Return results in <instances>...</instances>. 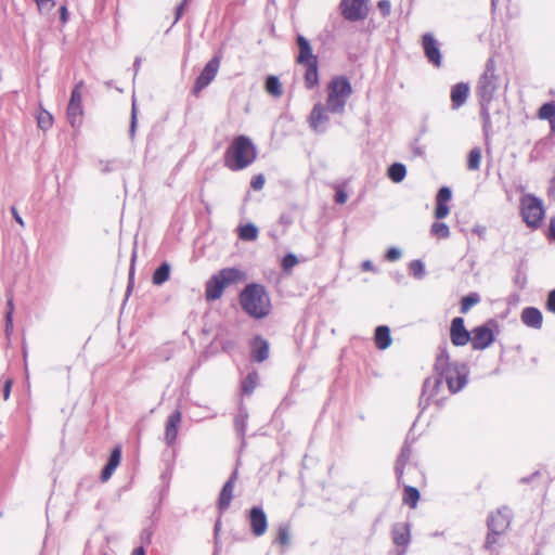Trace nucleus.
Listing matches in <instances>:
<instances>
[{"label": "nucleus", "mask_w": 555, "mask_h": 555, "mask_svg": "<svg viewBox=\"0 0 555 555\" xmlns=\"http://www.w3.org/2000/svg\"><path fill=\"white\" fill-rule=\"evenodd\" d=\"M135 258H137V253L134 250L132 253L131 264H130V268H129V281H128V286H127V294L131 292L132 286H133Z\"/></svg>", "instance_id": "de8ad7c7"}, {"label": "nucleus", "mask_w": 555, "mask_h": 555, "mask_svg": "<svg viewBox=\"0 0 555 555\" xmlns=\"http://www.w3.org/2000/svg\"><path fill=\"white\" fill-rule=\"evenodd\" d=\"M430 233L438 238H448L450 229L444 222H434L430 227Z\"/></svg>", "instance_id": "e433bc0d"}, {"label": "nucleus", "mask_w": 555, "mask_h": 555, "mask_svg": "<svg viewBox=\"0 0 555 555\" xmlns=\"http://www.w3.org/2000/svg\"><path fill=\"white\" fill-rule=\"evenodd\" d=\"M547 194L551 198L555 199V176L550 181Z\"/></svg>", "instance_id": "338daca9"}, {"label": "nucleus", "mask_w": 555, "mask_h": 555, "mask_svg": "<svg viewBox=\"0 0 555 555\" xmlns=\"http://www.w3.org/2000/svg\"><path fill=\"white\" fill-rule=\"evenodd\" d=\"M520 215L527 227L537 230L541 227L545 210L543 202L533 194H525L520 197Z\"/></svg>", "instance_id": "6e6552de"}, {"label": "nucleus", "mask_w": 555, "mask_h": 555, "mask_svg": "<svg viewBox=\"0 0 555 555\" xmlns=\"http://www.w3.org/2000/svg\"><path fill=\"white\" fill-rule=\"evenodd\" d=\"M12 384V379H7L2 386L0 385V387L2 388V397L4 401H7L10 398Z\"/></svg>", "instance_id": "13d9d810"}, {"label": "nucleus", "mask_w": 555, "mask_h": 555, "mask_svg": "<svg viewBox=\"0 0 555 555\" xmlns=\"http://www.w3.org/2000/svg\"><path fill=\"white\" fill-rule=\"evenodd\" d=\"M422 48L427 61L435 67L442 65V55L440 52V42L435 38L431 33H425L422 36Z\"/></svg>", "instance_id": "4468645a"}, {"label": "nucleus", "mask_w": 555, "mask_h": 555, "mask_svg": "<svg viewBox=\"0 0 555 555\" xmlns=\"http://www.w3.org/2000/svg\"><path fill=\"white\" fill-rule=\"evenodd\" d=\"M374 340L379 350L387 349L392 343L390 328L387 325H378L375 328Z\"/></svg>", "instance_id": "bb28decb"}, {"label": "nucleus", "mask_w": 555, "mask_h": 555, "mask_svg": "<svg viewBox=\"0 0 555 555\" xmlns=\"http://www.w3.org/2000/svg\"><path fill=\"white\" fill-rule=\"evenodd\" d=\"M481 300V297L478 293H469L467 296H464L462 299H461V307H460V310H461V313L465 314L467 313L470 308L477 304H479Z\"/></svg>", "instance_id": "f704fd0d"}, {"label": "nucleus", "mask_w": 555, "mask_h": 555, "mask_svg": "<svg viewBox=\"0 0 555 555\" xmlns=\"http://www.w3.org/2000/svg\"><path fill=\"white\" fill-rule=\"evenodd\" d=\"M121 459L120 448L116 447L109 454L107 465L114 466L115 468L119 465Z\"/></svg>", "instance_id": "a18cd8bd"}, {"label": "nucleus", "mask_w": 555, "mask_h": 555, "mask_svg": "<svg viewBox=\"0 0 555 555\" xmlns=\"http://www.w3.org/2000/svg\"><path fill=\"white\" fill-rule=\"evenodd\" d=\"M248 411L245 406L241 405L234 417V428L237 437L242 441V447L245 446V435L247 430Z\"/></svg>", "instance_id": "a878e982"}, {"label": "nucleus", "mask_w": 555, "mask_h": 555, "mask_svg": "<svg viewBox=\"0 0 555 555\" xmlns=\"http://www.w3.org/2000/svg\"><path fill=\"white\" fill-rule=\"evenodd\" d=\"M520 321L527 327L541 330L543 325V314L535 307H526L521 310Z\"/></svg>", "instance_id": "412c9836"}, {"label": "nucleus", "mask_w": 555, "mask_h": 555, "mask_svg": "<svg viewBox=\"0 0 555 555\" xmlns=\"http://www.w3.org/2000/svg\"><path fill=\"white\" fill-rule=\"evenodd\" d=\"M247 280L243 270L234 267L223 268L212 274L205 283V298L207 301H215L222 297L224 288Z\"/></svg>", "instance_id": "39448f33"}, {"label": "nucleus", "mask_w": 555, "mask_h": 555, "mask_svg": "<svg viewBox=\"0 0 555 555\" xmlns=\"http://www.w3.org/2000/svg\"><path fill=\"white\" fill-rule=\"evenodd\" d=\"M318 62L305 63L306 72H305V87L308 90L314 89L319 85V72H318Z\"/></svg>", "instance_id": "cd10ccee"}, {"label": "nucleus", "mask_w": 555, "mask_h": 555, "mask_svg": "<svg viewBox=\"0 0 555 555\" xmlns=\"http://www.w3.org/2000/svg\"><path fill=\"white\" fill-rule=\"evenodd\" d=\"M411 455H412L411 444L408 441H405L400 450V453L397 457L396 465H395V474H396L398 483H401V481H402L404 467L408 464V462L410 461Z\"/></svg>", "instance_id": "393cba45"}, {"label": "nucleus", "mask_w": 555, "mask_h": 555, "mask_svg": "<svg viewBox=\"0 0 555 555\" xmlns=\"http://www.w3.org/2000/svg\"><path fill=\"white\" fill-rule=\"evenodd\" d=\"M34 1L36 2L38 10L40 12L51 11L55 5L54 0H34Z\"/></svg>", "instance_id": "8fccbe9b"}, {"label": "nucleus", "mask_w": 555, "mask_h": 555, "mask_svg": "<svg viewBox=\"0 0 555 555\" xmlns=\"http://www.w3.org/2000/svg\"><path fill=\"white\" fill-rule=\"evenodd\" d=\"M298 263V259H297V256L289 253V254H286L283 259H282V269L283 271L285 272H288L291 271L296 264Z\"/></svg>", "instance_id": "37998d69"}, {"label": "nucleus", "mask_w": 555, "mask_h": 555, "mask_svg": "<svg viewBox=\"0 0 555 555\" xmlns=\"http://www.w3.org/2000/svg\"><path fill=\"white\" fill-rule=\"evenodd\" d=\"M240 305L254 319L266 318L271 311L270 297L261 284H247L240 293Z\"/></svg>", "instance_id": "7ed1b4c3"}, {"label": "nucleus", "mask_w": 555, "mask_h": 555, "mask_svg": "<svg viewBox=\"0 0 555 555\" xmlns=\"http://www.w3.org/2000/svg\"><path fill=\"white\" fill-rule=\"evenodd\" d=\"M434 370L446 382L451 393L461 391L468 382V366L464 363L451 362L447 346L439 347Z\"/></svg>", "instance_id": "f03ea898"}, {"label": "nucleus", "mask_w": 555, "mask_h": 555, "mask_svg": "<svg viewBox=\"0 0 555 555\" xmlns=\"http://www.w3.org/2000/svg\"><path fill=\"white\" fill-rule=\"evenodd\" d=\"M296 41L299 49L296 57L298 64L318 62V56L312 53L311 44L305 36L298 35Z\"/></svg>", "instance_id": "5701e85b"}, {"label": "nucleus", "mask_w": 555, "mask_h": 555, "mask_svg": "<svg viewBox=\"0 0 555 555\" xmlns=\"http://www.w3.org/2000/svg\"><path fill=\"white\" fill-rule=\"evenodd\" d=\"M547 237L555 241V216L550 219Z\"/></svg>", "instance_id": "e2e57ef3"}, {"label": "nucleus", "mask_w": 555, "mask_h": 555, "mask_svg": "<svg viewBox=\"0 0 555 555\" xmlns=\"http://www.w3.org/2000/svg\"><path fill=\"white\" fill-rule=\"evenodd\" d=\"M545 307L547 311L555 313V288L548 292Z\"/></svg>", "instance_id": "864d4df0"}, {"label": "nucleus", "mask_w": 555, "mask_h": 555, "mask_svg": "<svg viewBox=\"0 0 555 555\" xmlns=\"http://www.w3.org/2000/svg\"><path fill=\"white\" fill-rule=\"evenodd\" d=\"M481 163V150L474 147L468 153L467 169L470 171L479 170Z\"/></svg>", "instance_id": "c9c22d12"}, {"label": "nucleus", "mask_w": 555, "mask_h": 555, "mask_svg": "<svg viewBox=\"0 0 555 555\" xmlns=\"http://www.w3.org/2000/svg\"><path fill=\"white\" fill-rule=\"evenodd\" d=\"M352 93V86L346 76H335L327 85V109L334 114H341L349 96Z\"/></svg>", "instance_id": "423d86ee"}, {"label": "nucleus", "mask_w": 555, "mask_h": 555, "mask_svg": "<svg viewBox=\"0 0 555 555\" xmlns=\"http://www.w3.org/2000/svg\"><path fill=\"white\" fill-rule=\"evenodd\" d=\"M473 232L476 233L479 237H483L486 234V227L476 225L474 227Z\"/></svg>", "instance_id": "774afa93"}, {"label": "nucleus", "mask_w": 555, "mask_h": 555, "mask_svg": "<svg viewBox=\"0 0 555 555\" xmlns=\"http://www.w3.org/2000/svg\"><path fill=\"white\" fill-rule=\"evenodd\" d=\"M411 525L409 522L395 524L391 530L392 541L398 546L406 547L411 541Z\"/></svg>", "instance_id": "b1692460"}, {"label": "nucleus", "mask_w": 555, "mask_h": 555, "mask_svg": "<svg viewBox=\"0 0 555 555\" xmlns=\"http://www.w3.org/2000/svg\"><path fill=\"white\" fill-rule=\"evenodd\" d=\"M263 185H264V177L261 173L253 177V179L250 181V186L255 191L261 190L263 188Z\"/></svg>", "instance_id": "603ef678"}, {"label": "nucleus", "mask_w": 555, "mask_h": 555, "mask_svg": "<svg viewBox=\"0 0 555 555\" xmlns=\"http://www.w3.org/2000/svg\"><path fill=\"white\" fill-rule=\"evenodd\" d=\"M238 479V470L235 468L232 474L230 475L229 479L224 482L218 500H217V508L222 515L231 505L232 499H233V492L235 483Z\"/></svg>", "instance_id": "2eb2a0df"}, {"label": "nucleus", "mask_w": 555, "mask_h": 555, "mask_svg": "<svg viewBox=\"0 0 555 555\" xmlns=\"http://www.w3.org/2000/svg\"><path fill=\"white\" fill-rule=\"evenodd\" d=\"M377 8L384 17L390 15L391 4L389 0H380L377 3Z\"/></svg>", "instance_id": "3c124183"}, {"label": "nucleus", "mask_w": 555, "mask_h": 555, "mask_svg": "<svg viewBox=\"0 0 555 555\" xmlns=\"http://www.w3.org/2000/svg\"><path fill=\"white\" fill-rule=\"evenodd\" d=\"M442 384L443 380L437 375V373L424 380L418 401V406L422 412L425 411L431 402L442 405V400L437 398Z\"/></svg>", "instance_id": "1a4fd4ad"}, {"label": "nucleus", "mask_w": 555, "mask_h": 555, "mask_svg": "<svg viewBox=\"0 0 555 555\" xmlns=\"http://www.w3.org/2000/svg\"><path fill=\"white\" fill-rule=\"evenodd\" d=\"M496 66L494 57H489L486 62L483 73L480 75L476 95L480 105V117L482 120V130L486 138L489 137L491 130L490 104L498 90V76L495 75Z\"/></svg>", "instance_id": "f257e3e1"}, {"label": "nucleus", "mask_w": 555, "mask_h": 555, "mask_svg": "<svg viewBox=\"0 0 555 555\" xmlns=\"http://www.w3.org/2000/svg\"><path fill=\"white\" fill-rule=\"evenodd\" d=\"M221 516L222 515L219 514V517L216 520L215 526H214L215 544L217 547L219 546V532L221 530Z\"/></svg>", "instance_id": "680f3d73"}, {"label": "nucleus", "mask_w": 555, "mask_h": 555, "mask_svg": "<svg viewBox=\"0 0 555 555\" xmlns=\"http://www.w3.org/2000/svg\"><path fill=\"white\" fill-rule=\"evenodd\" d=\"M38 126L42 130H48L52 127L53 124V117L48 111H41L37 118Z\"/></svg>", "instance_id": "a19ab883"}, {"label": "nucleus", "mask_w": 555, "mask_h": 555, "mask_svg": "<svg viewBox=\"0 0 555 555\" xmlns=\"http://www.w3.org/2000/svg\"><path fill=\"white\" fill-rule=\"evenodd\" d=\"M400 257L401 250L397 247H390L385 255V258L388 261H397Z\"/></svg>", "instance_id": "5fc2aeb1"}, {"label": "nucleus", "mask_w": 555, "mask_h": 555, "mask_svg": "<svg viewBox=\"0 0 555 555\" xmlns=\"http://www.w3.org/2000/svg\"><path fill=\"white\" fill-rule=\"evenodd\" d=\"M327 105L324 106L322 103H317L309 114L308 122L310 128L317 132L322 133L326 129V125L330 120Z\"/></svg>", "instance_id": "dca6fc26"}, {"label": "nucleus", "mask_w": 555, "mask_h": 555, "mask_svg": "<svg viewBox=\"0 0 555 555\" xmlns=\"http://www.w3.org/2000/svg\"><path fill=\"white\" fill-rule=\"evenodd\" d=\"M14 311L13 297L11 294L7 295V311H5V331L12 327V315Z\"/></svg>", "instance_id": "79ce46f5"}, {"label": "nucleus", "mask_w": 555, "mask_h": 555, "mask_svg": "<svg viewBox=\"0 0 555 555\" xmlns=\"http://www.w3.org/2000/svg\"><path fill=\"white\" fill-rule=\"evenodd\" d=\"M469 86L466 82H459L451 88V107L459 109L468 99Z\"/></svg>", "instance_id": "4be33fe9"}, {"label": "nucleus", "mask_w": 555, "mask_h": 555, "mask_svg": "<svg viewBox=\"0 0 555 555\" xmlns=\"http://www.w3.org/2000/svg\"><path fill=\"white\" fill-rule=\"evenodd\" d=\"M452 197L451 189L448 186H442L437 194L436 203L447 204Z\"/></svg>", "instance_id": "c03bdc74"}, {"label": "nucleus", "mask_w": 555, "mask_h": 555, "mask_svg": "<svg viewBox=\"0 0 555 555\" xmlns=\"http://www.w3.org/2000/svg\"><path fill=\"white\" fill-rule=\"evenodd\" d=\"M347 199H348V195H347V193L345 192V190H343V189H337V190H336V193H335V202H336L337 204L343 205V204H345V203L347 202Z\"/></svg>", "instance_id": "052dcab7"}, {"label": "nucleus", "mask_w": 555, "mask_h": 555, "mask_svg": "<svg viewBox=\"0 0 555 555\" xmlns=\"http://www.w3.org/2000/svg\"><path fill=\"white\" fill-rule=\"evenodd\" d=\"M250 531L255 537H262L268 529V518L261 506H253L248 514Z\"/></svg>", "instance_id": "f3484780"}, {"label": "nucleus", "mask_w": 555, "mask_h": 555, "mask_svg": "<svg viewBox=\"0 0 555 555\" xmlns=\"http://www.w3.org/2000/svg\"><path fill=\"white\" fill-rule=\"evenodd\" d=\"M420 491L417 488L412 486H405L404 492H403V503L410 506L411 508H415L417 505V502L420 500Z\"/></svg>", "instance_id": "2f4dec72"}, {"label": "nucleus", "mask_w": 555, "mask_h": 555, "mask_svg": "<svg viewBox=\"0 0 555 555\" xmlns=\"http://www.w3.org/2000/svg\"><path fill=\"white\" fill-rule=\"evenodd\" d=\"M289 541V527L287 525H281L278 529V535L274 542L281 544L282 546H287Z\"/></svg>", "instance_id": "58836bf2"}, {"label": "nucleus", "mask_w": 555, "mask_h": 555, "mask_svg": "<svg viewBox=\"0 0 555 555\" xmlns=\"http://www.w3.org/2000/svg\"><path fill=\"white\" fill-rule=\"evenodd\" d=\"M514 283L520 288L524 289L527 284V276L525 273L520 272V270L517 271Z\"/></svg>", "instance_id": "6e6d98bb"}, {"label": "nucleus", "mask_w": 555, "mask_h": 555, "mask_svg": "<svg viewBox=\"0 0 555 555\" xmlns=\"http://www.w3.org/2000/svg\"><path fill=\"white\" fill-rule=\"evenodd\" d=\"M259 382V375L256 371L249 372L242 382V391L244 395H251Z\"/></svg>", "instance_id": "7c9ffc66"}, {"label": "nucleus", "mask_w": 555, "mask_h": 555, "mask_svg": "<svg viewBox=\"0 0 555 555\" xmlns=\"http://www.w3.org/2000/svg\"><path fill=\"white\" fill-rule=\"evenodd\" d=\"M257 157V149L246 135L236 137L223 155L224 166L238 171L251 165Z\"/></svg>", "instance_id": "20e7f679"}, {"label": "nucleus", "mask_w": 555, "mask_h": 555, "mask_svg": "<svg viewBox=\"0 0 555 555\" xmlns=\"http://www.w3.org/2000/svg\"><path fill=\"white\" fill-rule=\"evenodd\" d=\"M472 332L466 330L464 319L456 317L451 321L450 339L456 347H462L470 341Z\"/></svg>", "instance_id": "a211bd4d"}, {"label": "nucleus", "mask_w": 555, "mask_h": 555, "mask_svg": "<svg viewBox=\"0 0 555 555\" xmlns=\"http://www.w3.org/2000/svg\"><path fill=\"white\" fill-rule=\"evenodd\" d=\"M409 271L410 273L418 279V280H422L424 276H425V264L422 260L420 259H415V260H412L410 263H409Z\"/></svg>", "instance_id": "4c0bfd02"}, {"label": "nucleus", "mask_w": 555, "mask_h": 555, "mask_svg": "<svg viewBox=\"0 0 555 555\" xmlns=\"http://www.w3.org/2000/svg\"><path fill=\"white\" fill-rule=\"evenodd\" d=\"M489 325H496V323L490 320L472 331L470 343L474 350H485L494 341V334Z\"/></svg>", "instance_id": "ddd939ff"}, {"label": "nucleus", "mask_w": 555, "mask_h": 555, "mask_svg": "<svg viewBox=\"0 0 555 555\" xmlns=\"http://www.w3.org/2000/svg\"><path fill=\"white\" fill-rule=\"evenodd\" d=\"M85 87L83 80L78 81L72 90L70 99L67 105V119L72 127L76 128L81 125L82 104L81 90Z\"/></svg>", "instance_id": "9d476101"}, {"label": "nucleus", "mask_w": 555, "mask_h": 555, "mask_svg": "<svg viewBox=\"0 0 555 555\" xmlns=\"http://www.w3.org/2000/svg\"><path fill=\"white\" fill-rule=\"evenodd\" d=\"M191 0H182L180 4L177 5L175 10V20L172 23V26L179 22V20L182 17L185 8L190 3Z\"/></svg>", "instance_id": "09e8293b"}, {"label": "nucleus", "mask_w": 555, "mask_h": 555, "mask_svg": "<svg viewBox=\"0 0 555 555\" xmlns=\"http://www.w3.org/2000/svg\"><path fill=\"white\" fill-rule=\"evenodd\" d=\"M170 276V264L163 262L153 273L152 282L154 285H162L169 280Z\"/></svg>", "instance_id": "c756f323"}, {"label": "nucleus", "mask_w": 555, "mask_h": 555, "mask_svg": "<svg viewBox=\"0 0 555 555\" xmlns=\"http://www.w3.org/2000/svg\"><path fill=\"white\" fill-rule=\"evenodd\" d=\"M512 512L508 507H501L496 512L491 513L487 519L488 533L485 542V550L491 551V555H499L494 552L493 545L511 526Z\"/></svg>", "instance_id": "0eeeda50"}, {"label": "nucleus", "mask_w": 555, "mask_h": 555, "mask_svg": "<svg viewBox=\"0 0 555 555\" xmlns=\"http://www.w3.org/2000/svg\"><path fill=\"white\" fill-rule=\"evenodd\" d=\"M264 88L269 94L275 98H280L283 94L282 85L276 76H268Z\"/></svg>", "instance_id": "473e14b6"}, {"label": "nucleus", "mask_w": 555, "mask_h": 555, "mask_svg": "<svg viewBox=\"0 0 555 555\" xmlns=\"http://www.w3.org/2000/svg\"><path fill=\"white\" fill-rule=\"evenodd\" d=\"M220 63H221L220 55H215L207 62V64L205 65V67L203 68L201 74L197 76V78L194 82L192 93L195 96H198L199 93L206 87H208L211 83V81L216 78L219 67H220Z\"/></svg>", "instance_id": "9b49d317"}, {"label": "nucleus", "mask_w": 555, "mask_h": 555, "mask_svg": "<svg viewBox=\"0 0 555 555\" xmlns=\"http://www.w3.org/2000/svg\"><path fill=\"white\" fill-rule=\"evenodd\" d=\"M135 128H137V108H135V104L133 103L132 111H131L130 130H129L130 138L134 137Z\"/></svg>", "instance_id": "4d7b16f0"}, {"label": "nucleus", "mask_w": 555, "mask_h": 555, "mask_svg": "<svg viewBox=\"0 0 555 555\" xmlns=\"http://www.w3.org/2000/svg\"><path fill=\"white\" fill-rule=\"evenodd\" d=\"M11 214H12V217L14 218V220H15L18 224H21L22 227H24V221H23L22 217L20 216V214H18L17 209H16L14 206H12V207H11Z\"/></svg>", "instance_id": "69168bd1"}, {"label": "nucleus", "mask_w": 555, "mask_h": 555, "mask_svg": "<svg viewBox=\"0 0 555 555\" xmlns=\"http://www.w3.org/2000/svg\"><path fill=\"white\" fill-rule=\"evenodd\" d=\"M538 116L541 119H547L550 121L555 116V104L553 102L543 104L539 108Z\"/></svg>", "instance_id": "ea45409f"}, {"label": "nucleus", "mask_w": 555, "mask_h": 555, "mask_svg": "<svg viewBox=\"0 0 555 555\" xmlns=\"http://www.w3.org/2000/svg\"><path fill=\"white\" fill-rule=\"evenodd\" d=\"M369 0H341L340 10L343 16L350 22H358L366 18L369 13Z\"/></svg>", "instance_id": "f8f14e48"}, {"label": "nucleus", "mask_w": 555, "mask_h": 555, "mask_svg": "<svg viewBox=\"0 0 555 555\" xmlns=\"http://www.w3.org/2000/svg\"><path fill=\"white\" fill-rule=\"evenodd\" d=\"M115 469L116 468L114 466L105 464V466L103 467V469L101 472V480L107 481L111 478V476L113 475Z\"/></svg>", "instance_id": "bf43d9fd"}, {"label": "nucleus", "mask_w": 555, "mask_h": 555, "mask_svg": "<svg viewBox=\"0 0 555 555\" xmlns=\"http://www.w3.org/2000/svg\"><path fill=\"white\" fill-rule=\"evenodd\" d=\"M270 347L269 343L261 336H256L250 341V359L254 362L261 363L269 358Z\"/></svg>", "instance_id": "aec40b11"}, {"label": "nucleus", "mask_w": 555, "mask_h": 555, "mask_svg": "<svg viewBox=\"0 0 555 555\" xmlns=\"http://www.w3.org/2000/svg\"><path fill=\"white\" fill-rule=\"evenodd\" d=\"M238 236L243 241H255L258 237V228L254 223H246L240 227Z\"/></svg>", "instance_id": "72a5a7b5"}, {"label": "nucleus", "mask_w": 555, "mask_h": 555, "mask_svg": "<svg viewBox=\"0 0 555 555\" xmlns=\"http://www.w3.org/2000/svg\"><path fill=\"white\" fill-rule=\"evenodd\" d=\"M68 18H69V13H68V10L66 8V5H62L60 8V20L62 21V23H67L68 22Z\"/></svg>", "instance_id": "0e129e2a"}, {"label": "nucleus", "mask_w": 555, "mask_h": 555, "mask_svg": "<svg viewBox=\"0 0 555 555\" xmlns=\"http://www.w3.org/2000/svg\"><path fill=\"white\" fill-rule=\"evenodd\" d=\"M450 212V208L447 204L436 203L435 217L436 219H443Z\"/></svg>", "instance_id": "49530a36"}, {"label": "nucleus", "mask_w": 555, "mask_h": 555, "mask_svg": "<svg viewBox=\"0 0 555 555\" xmlns=\"http://www.w3.org/2000/svg\"><path fill=\"white\" fill-rule=\"evenodd\" d=\"M387 176L392 182L399 183L405 178L406 168L401 163H393L388 167Z\"/></svg>", "instance_id": "c85d7f7f"}, {"label": "nucleus", "mask_w": 555, "mask_h": 555, "mask_svg": "<svg viewBox=\"0 0 555 555\" xmlns=\"http://www.w3.org/2000/svg\"><path fill=\"white\" fill-rule=\"evenodd\" d=\"M182 420V413L180 410L173 411L166 421L165 425V437L164 440L168 447H171L175 444L178 431H179V425Z\"/></svg>", "instance_id": "6ab92c4d"}]
</instances>
